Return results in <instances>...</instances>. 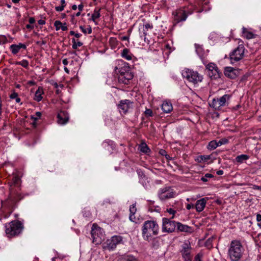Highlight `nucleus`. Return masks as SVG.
<instances>
[{
	"label": "nucleus",
	"instance_id": "nucleus-2",
	"mask_svg": "<svg viewBox=\"0 0 261 261\" xmlns=\"http://www.w3.org/2000/svg\"><path fill=\"white\" fill-rule=\"evenodd\" d=\"M159 226L156 221H146L142 227V236L145 240H148L152 236L158 234Z\"/></svg>",
	"mask_w": 261,
	"mask_h": 261
},
{
	"label": "nucleus",
	"instance_id": "nucleus-7",
	"mask_svg": "<svg viewBox=\"0 0 261 261\" xmlns=\"http://www.w3.org/2000/svg\"><path fill=\"white\" fill-rule=\"evenodd\" d=\"M182 75L184 78L194 84L201 82L203 80V76L197 71H194L190 69L183 72Z\"/></svg>",
	"mask_w": 261,
	"mask_h": 261
},
{
	"label": "nucleus",
	"instance_id": "nucleus-61",
	"mask_svg": "<svg viewBox=\"0 0 261 261\" xmlns=\"http://www.w3.org/2000/svg\"><path fill=\"white\" fill-rule=\"evenodd\" d=\"M224 172L222 170H220L217 171V174L218 175H221L223 174Z\"/></svg>",
	"mask_w": 261,
	"mask_h": 261
},
{
	"label": "nucleus",
	"instance_id": "nucleus-38",
	"mask_svg": "<svg viewBox=\"0 0 261 261\" xmlns=\"http://www.w3.org/2000/svg\"><path fill=\"white\" fill-rule=\"evenodd\" d=\"M62 25V23L59 20H56L54 22V25L56 27V29L57 31H58L60 29H61Z\"/></svg>",
	"mask_w": 261,
	"mask_h": 261
},
{
	"label": "nucleus",
	"instance_id": "nucleus-11",
	"mask_svg": "<svg viewBox=\"0 0 261 261\" xmlns=\"http://www.w3.org/2000/svg\"><path fill=\"white\" fill-rule=\"evenodd\" d=\"M162 221V231L163 232L171 233L174 231L176 227V223L175 221L166 218H163Z\"/></svg>",
	"mask_w": 261,
	"mask_h": 261
},
{
	"label": "nucleus",
	"instance_id": "nucleus-37",
	"mask_svg": "<svg viewBox=\"0 0 261 261\" xmlns=\"http://www.w3.org/2000/svg\"><path fill=\"white\" fill-rule=\"evenodd\" d=\"M214 176L210 173H206L205 174V175L201 177V180L203 182H206L207 181V178H212Z\"/></svg>",
	"mask_w": 261,
	"mask_h": 261
},
{
	"label": "nucleus",
	"instance_id": "nucleus-25",
	"mask_svg": "<svg viewBox=\"0 0 261 261\" xmlns=\"http://www.w3.org/2000/svg\"><path fill=\"white\" fill-rule=\"evenodd\" d=\"M121 57L127 60H131L132 59L133 55L128 48H124L121 53Z\"/></svg>",
	"mask_w": 261,
	"mask_h": 261
},
{
	"label": "nucleus",
	"instance_id": "nucleus-62",
	"mask_svg": "<svg viewBox=\"0 0 261 261\" xmlns=\"http://www.w3.org/2000/svg\"><path fill=\"white\" fill-rule=\"evenodd\" d=\"M87 31H88V33L89 34H90L92 33V28L90 25H89L88 28H87Z\"/></svg>",
	"mask_w": 261,
	"mask_h": 261
},
{
	"label": "nucleus",
	"instance_id": "nucleus-63",
	"mask_svg": "<svg viewBox=\"0 0 261 261\" xmlns=\"http://www.w3.org/2000/svg\"><path fill=\"white\" fill-rule=\"evenodd\" d=\"M128 39H129V37H128V36H123L121 38V39L123 41L128 40Z\"/></svg>",
	"mask_w": 261,
	"mask_h": 261
},
{
	"label": "nucleus",
	"instance_id": "nucleus-44",
	"mask_svg": "<svg viewBox=\"0 0 261 261\" xmlns=\"http://www.w3.org/2000/svg\"><path fill=\"white\" fill-rule=\"evenodd\" d=\"M117 70H118V72H119V75L123 74V73H126V72L129 71V70H126L125 69L122 68L121 69H119L117 67H116V69H115L116 72H117Z\"/></svg>",
	"mask_w": 261,
	"mask_h": 261
},
{
	"label": "nucleus",
	"instance_id": "nucleus-18",
	"mask_svg": "<svg viewBox=\"0 0 261 261\" xmlns=\"http://www.w3.org/2000/svg\"><path fill=\"white\" fill-rule=\"evenodd\" d=\"M133 76V74L129 71L123 74L118 75V81L120 83L128 84Z\"/></svg>",
	"mask_w": 261,
	"mask_h": 261
},
{
	"label": "nucleus",
	"instance_id": "nucleus-23",
	"mask_svg": "<svg viewBox=\"0 0 261 261\" xmlns=\"http://www.w3.org/2000/svg\"><path fill=\"white\" fill-rule=\"evenodd\" d=\"M26 47H27L25 44H22L21 43H19L18 45L12 44L10 46V48L11 50L12 53L14 55H16L19 52V50L21 48L26 49Z\"/></svg>",
	"mask_w": 261,
	"mask_h": 261
},
{
	"label": "nucleus",
	"instance_id": "nucleus-39",
	"mask_svg": "<svg viewBox=\"0 0 261 261\" xmlns=\"http://www.w3.org/2000/svg\"><path fill=\"white\" fill-rule=\"evenodd\" d=\"M214 239V237H211L208 238L205 242V245L207 247H212V241Z\"/></svg>",
	"mask_w": 261,
	"mask_h": 261
},
{
	"label": "nucleus",
	"instance_id": "nucleus-53",
	"mask_svg": "<svg viewBox=\"0 0 261 261\" xmlns=\"http://www.w3.org/2000/svg\"><path fill=\"white\" fill-rule=\"evenodd\" d=\"M254 190H258L261 191V186H258L257 185H253L252 187Z\"/></svg>",
	"mask_w": 261,
	"mask_h": 261
},
{
	"label": "nucleus",
	"instance_id": "nucleus-6",
	"mask_svg": "<svg viewBox=\"0 0 261 261\" xmlns=\"http://www.w3.org/2000/svg\"><path fill=\"white\" fill-rule=\"evenodd\" d=\"M245 47L243 44L239 45L229 54L231 64H234L243 59L244 55Z\"/></svg>",
	"mask_w": 261,
	"mask_h": 261
},
{
	"label": "nucleus",
	"instance_id": "nucleus-19",
	"mask_svg": "<svg viewBox=\"0 0 261 261\" xmlns=\"http://www.w3.org/2000/svg\"><path fill=\"white\" fill-rule=\"evenodd\" d=\"M58 123L60 124H65L69 121V115L65 111H61L57 115Z\"/></svg>",
	"mask_w": 261,
	"mask_h": 261
},
{
	"label": "nucleus",
	"instance_id": "nucleus-41",
	"mask_svg": "<svg viewBox=\"0 0 261 261\" xmlns=\"http://www.w3.org/2000/svg\"><path fill=\"white\" fill-rule=\"evenodd\" d=\"M137 211L135 204H132L129 207L130 214L134 215Z\"/></svg>",
	"mask_w": 261,
	"mask_h": 261
},
{
	"label": "nucleus",
	"instance_id": "nucleus-4",
	"mask_svg": "<svg viewBox=\"0 0 261 261\" xmlns=\"http://www.w3.org/2000/svg\"><path fill=\"white\" fill-rule=\"evenodd\" d=\"M5 227L6 233L8 237L18 236L24 228L22 223L18 220L12 221L5 224Z\"/></svg>",
	"mask_w": 261,
	"mask_h": 261
},
{
	"label": "nucleus",
	"instance_id": "nucleus-52",
	"mask_svg": "<svg viewBox=\"0 0 261 261\" xmlns=\"http://www.w3.org/2000/svg\"><path fill=\"white\" fill-rule=\"evenodd\" d=\"M194 261H201L200 259V255L199 254H197L195 258H194Z\"/></svg>",
	"mask_w": 261,
	"mask_h": 261
},
{
	"label": "nucleus",
	"instance_id": "nucleus-45",
	"mask_svg": "<svg viewBox=\"0 0 261 261\" xmlns=\"http://www.w3.org/2000/svg\"><path fill=\"white\" fill-rule=\"evenodd\" d=\"M70 35H72V36H74L76 38H80L82 35L81 34H79V33H75L73 31H71L70 32Z\"/></svg>",
	"mask_w": 261,
	"mask_h": 261
},
{
	"label": "nucleus",
	"instance_id": "nucleus-9",
	"mask_svg": "<svg viewBox=\"0 0 261 261\" xmlns=\"http://www.w3.org/2000/svg\"><path fill=\"white\" fill-rule=\"evenodd\" d=\"M206 69L208 70V76L214 80L221 78L222 73L220 71L218 67L214 63H210L206 65Z\"/></svg>",
	"mask_w": 261,
	"mask_h": 261
},
{
	"label": "nucleus",
	"instance_id": "nucleus-27",
	"mask_svg": "<svg viewBox=\"0 0 261 261\" xmlns=\"http://www.w3.org/2000/svg\"><path fill=\"white\" fill-rule=\"evenodd\" d=\"M100 9H99L98 10L95 9L94 10L93 13L91 15V17L90 19V20L95 22V20L99 18L100 16Z\"/></svg>",
	"mask_w": 261,
	"mask_h": 261
},
{
	"label": "nucleus",
	"instance_id": "nucleus-20",
	"mask_svg": "<svg viewBox=\"0 0 261 261\" xmlns=\"http://www.w3.org/2000/svg\"><path fill=\"white\" fill-rule=\"evenodd\" d=\"M176 227L177 230L181 232H185L188 233H192L193 231V229L188 225L182 224L180 222L176 223Z\"/></svg>",
	"mask_w": 261,
	"mask_h": 261
},
{
	"label": "nucleus",
	"instance_id": "nucleus-58",
	"mask_svg": "<svg viewBox=\"0 0 261 261\" xmlns=\"http://www.w3.org/2000/svg\"><path fill=\"white\" fill-rule=\"evenodd\" d=\"M80 29L81 31L84 33L86 34L87 33L86 30L84 28V27L82 25L80 26Z\"/></svg>",
	"mask_w": 261,
	"mask_h": 261
},
{
	"label": "nucleus",
	"instance_id": "nucleus-28",
	"mask_svg": "<svg viewBox=\"0 0 261 261\" xmlns=\"http://www.w3.org/2000/svg\"><path fill=\"white\" fill-rule=\"evenodd\" d=\"M243 34L244 36L247 39L254 38V35L251 32L247 31L244 28L243 29Z\"/></svg>",
	"mask_w": 261,
	"mask_h": 261
},
{
	"label": "nucleus",
	"instance_id": "nucleus-26",
	"mask_svg": "<svg viewBox=\"0 0 261 261\" xmlns=\"http://www.w3.org/2000/svg\"><path fill=\"white\" fill-rule=\"evenodd\" d=\"M138 149L140 151L144 153H147L151 151L147 145L144 142H142L139 146Z\"/></svg>",
	"mask_w": 261,
	"mask_h": 261
},
{
	"label": "nucleus",
	"instance_id": "nucleus-12",
	"mask_svg": "<svg viewBox=\"0 0 261 261\" xmlns=\"http://www.w3.org/2000/svg\"><path fill=\"white\" fill-rule=\"evenodd\" d=\"M191 247L190 243L189 242H184L182 245V249L180 252L185 261H191Z\"/></svg>",
	"mask_w": 261,
	"mask_h": 261
},
{
	"label": "nucleus",
	"instance_id": "nucleus-17",
	"mask_svg": "<svg viewBox=\"0 0 261 261\" xmlns=\"http://www.w3.org/2000/svg\"><path fill=\"white\" fill-rule=\"evenodd\" d=\"M152 28L153 25L150 23H146L140 26L139 32L140 37L143 38L144 40L145 41L148 29H152Z\"/></svg>",
	"mask_w": 261,
	"mask_h": 261
},
{
	"label": "nucleus",
	"instance_id": "nucleus-60",
	"mask_svg": "<svg viewBox=\"0 0 261 261\" xmlns=\"http://www.w3.org/2000/svg\"><path fill=\"white\" fill-rule=\"evenodd\" d=\"M256 220L257 222L261 221V215L257 214L256 216Z\"/></svg>",
	"mask_w": 261,
	"mask_h": 261
},
{
	"label": "nucleus",
	"instance_id": "nucleus-51",
	"mask_svg": "<svg viewBox=\"0 0 261 261\" xmlns=\"http://www.w3.org/2000/svg\"><path fill=\"white\" fill-rule=\"evenodd\" d=\"M167 212L170 213V214L174 215L176 213V211L174 210L173 209L170 208L169 209L167 210Z\"/></svg>",
	"mask_w": 261,
	"mask_h": 261
},
{
	"label": "nucleus",
	"instance_id": "nucleus-16",
	"mask_svg": "<svg viewBox=\"0 0 261 261\" xmlns=\"http://www.w3.org/2000/svg\"><path fill=\"white\" fill-rule=\"evenodd\" d=\"M224 73L226 77L230 79H235L238 75L239 71L231 67H226Z\"/></svg>",
	"mask_w": 261,
	"mask_h": 261
},
{
	"label": "nucleus",
	"instance_id": "nucleus-59",
	"mask_svg": "<svg viewBox=\"0 0 261 261\" xmlns=\"http://www.w3.org/2000/svg\"><path fill=\"white\" fill-rule=\"evenodd\" d=\"M194 205L192 204H188L186 206V208L187 210H190L191 208L193 207Z\"/></svg>",
	"mask_w": 261,
	"mask_h": 261
},
{
	"label": "nucleus",
	"instance_id": "nucleus-3",
	"mask_svg": "<svg viewBox=\"0 0 261 261\" xmlns=\"http://www.w3.org/2000/svg\"><path fill=\"white\" fill-rule=\"evenodd\" d=\"M243 246L239 241H232L228 249V255L230 260L231 261L239 260L243 255Z\"/></svg>",
	"mask_w": 261,
	"mask_h": 261
},
{
	"label": "nucleus",
	"instance_id": "nucleus-8",
	"mask_svg": "<svg viewBox=\"0 0 261 261\" xmlns=\"http://www.w3.org/2000/svg\"><path fill=\"white\" fill-rule=\"evenodd\" d=\"M175 192L171 187H165L161 188L158 193L159 199L161 201H165L167 199L173 198Z\"/></svg>",
	"mask_w": 261,
	"mask_h": 261
},
{
	"label": "nucleus",
	"instance_id": "nucleus-36",
	"mask_svg": "<svg viewBox=\"0 0 261 261\" xmlns=\"http://www.w3.org/2000/svg\"><path fill=\"white\" fill-rule=\"evenodd\" d=\"M195 47L196 48V51L197 52V54L200 56L202 54V47L200 45L197 44H195Z\"/></svg>",
	"mask_w": 261,
	"mask_h": 261
},
{
	"label": "nucleus",
	"instance_id": "nucleus-56",
	"mask_svg": "<svg viewBox=\"0 0 261 261\" xmlns=\"http://www.w3.org/2000/svg\"><path fill=\"white\" fill-rule=\"evenodd\" d=\"M38 23L39 24L43 25L45 23V21L42 19H40L38 21Z\"/></svg>",
	"mask_w": 261,
	"mask_h": 261
},
{
	"label": "nucleus",
	"instance_id": "nucleus-42",
	"mask_svg": "<svg viewBox=\"0 0 261 261\" xmlns=\"http://www.w3.org/2000/svg\"><path fill=\"white\" fill-rule=\"evenodd\" d=\"M145 115L146 117H151L153 115L152 111L150 109H146L145 111Z\"/></svg>",
	"mask_w": 261,
	"mask_h": 261
},
{
	"label": "nucleus",
	"instance_id": "nucleus-64",
	"mask_svg": "<svg viewBox=\"0 0 261 261\" xmlns=\"http://www.w3.org/2000/svg\"><path fill=\"white\" fill-rule=\"evenodd\" d=\"M68 63V61L67 60V59H64L63 60V64L64 65H67Z\"/></svg>",
	"mask_w": 261,
	"mask_h": 261
},
{
	"label": "nucleus",
	"instance_id": "nucleus-10",
	"mask_svg": "<svg viewBox=\"0 0 261 261\" xmlns=\"http://www.w3.org/2000/svg\"><path fill=\"white\" fill-rule=\"evenodd\" d=\"M231 95L225 94L220 98H214L210 105L215 110H219L221 107L226 105Z\"/></svg>",
	"mask_w": 261,
	"mask_h": 261
},
{
	"label": "nucleus",
	"instance_id": "nucleus-54",
	"mask_svg": "<svg viewBox=\"0 0 261 261\" xmlns=\"http://www.w3.org/2000/svg\"><path fill=\"white\" fill-rule=\"evenodd\" d=\"M159 153L160 154H161L162 155H165V154H166V151L165 150H164V149H161L159 151Z\"/></svg>",
	"mask_w": 261,
	"mask_h": 261
},
{
	"label": "nucleus",
	"instance_id": "nucleus-24",
	"mask_svg": "<svg viewBox=\"0 0 261 261\" xmlns=\"http://www.w3.org/2000/svg\"><path fill=\"white\" fill-rule=\"evenodd\" d=\"M162 109L164 113H169L173 110L172 105L171 102L164 101L162 105Z\"/></svg>",
	"mask_w": 261,
	"mask_h": 261
},
{
	"label": "nucleus",
	"instance_id": "nucleus-46",
	"mask_svg": "<svg viewBox=\"0 0 261 261\" xmlns=\"http://www.w3.org/2000/svg\"><path fill=\"white\" fill-rule=\"evenodd\" d=\"M64 6H57L55 7V10L58 12L62 11L64 10Z\"/></svg>",
	"mask_w": 261,
	"mask_h": 261
},
{
	"label": "nucleus",
	"instance_id": "nucleus-31",
	"mask_svg": "<svg viewBox=\"0 0 261 261\" xmlns=\"http://www.w3.org/2000/svg\"><path fill=\"white\" fill-rule=\"evenodd\" d=\"M249 157L246 154H241L238 155L236 158V161L238 163H242L244 161L247 160L248 159Z\"/></svg>",
	"mask_w": 261,
	"mask_h": 261
},
{
	"label": "nucleus",
	"instance_id": "nucleus-30",
	"mask_svg": "<svg viewBox=\"0 0 261 261\" xmlns=\"http://www.w3.org/2000/svg\"><path fill=\"white\" fill-rule=\"evenodd\" d=\"M218 147L217 141L213 140L209 142L207 145V148L209 150H214Z\"/></svg>",
	"mask_w": 261,
	"mask_h": 261
},
{
	"label": "nucleus",
	"instance_id": "nucleus-21",
	"mask_svg": "<svg viewBox=\"0 0 261 261\" xmlns=\"http://www.w3.org/2000/svg\"><path fill=\"white\" fill-rule=\"evenodd\" d=\"M206 200L205 198H201L198 200L195 204V207L198 212H202L205 206Z\"/></svg>",
	"mask_w": 261,
	"mask_h": 261
},
{
	"label": "nucleus",
	"instance_id": "nucleus-34",
	"mask_svg": "<svg viewBox=\"0 0 261 261\" xmlns=\"http://www.w3.org/2000/svg\"><path fill=\"white\" fill-rule=\"evenodd\" d=\"M16 65H20L22 66V67L27 68L29 66V62L26 60H23L21 61L20 62H17L16 63Z\"/></svg>",
	"mask_w": 261,
	"mask_h": 261
},
{
	"label": "nucleus",
	"instance_id": "nucleus-5",
	"mask_svg": "<svg viewBox=\"0 0 261 261\" xmlns=\"http://www.w3.org/2000/svg\"><path fill=\"white\" fill-rule=\"evenodd\" d=\"M192 13V11L188 10L185 7L180 8L175 11L173 12L172 14L174 16V25L180 22L185 21L188 16Z\"/></svg>",
	"mask_w": 261,
	"mask_h": 261
},
{
	"label": "nucleus",
	"instance_id": "nucleus-29",
	"mask_svg": "<svg viewBox=\"0 0 261 261\" xmlns=\"http://www.w3.org/2000/svg\"><path fill=\"white\" fill-rule=\"evenodd\" d=\"M210 159V155H199L195 159V161L198 163H201L202 161H207Z\"/></svg>",
	"mask_w": 261,
	"mask_h": 261
},
{
	"label": "nucleus",
	"instance_id": "nucleus-47",
	"mask_svg": "<svg viewBox=\"0 0 261 261\" xmlns=\"http://www.w3.org/2000/svg\"><path fill=\"white\" fill-rule=\"evenodd\" d=\"M7 42V39L5 36L0 37V43L4 44Z\"/></svg>",
	"mask_w": 261,
	"mask_h": 261
},
{
	"label": "nucleus",
	"instance_id": "nucleus-55",
	"mask_svg": "<svg viewBox=\"0 0 261 261\" xmlns=\"http://www.w3.org/2000/svg\"><path fill=\"white\" fill-rule=\"evenodd\" d=\"M29 21L30 24H33L35 22V20L33 17H30L29 18Z\"/></svg>",
	"mask_w": 261,
	"mask_h": 261
},
{
	"label": "nucleus",
	"instance_id": "nucleus-43",
	"mask_svg": "<svg viewBox=\"0 0 261 261\" xmlns=\"http://www.w3.org/2000/svg\"><path fill=\"white\" fill-rule=\"evenodd\" d=\"M36 117L34 116H31V119L34 121H36L39 118H40L41 116V113L40 112H36L35 113Z\"/></svg>",
	"mask_w": 261,
	"mask_h": 261
},
{
	"label": "nucleus",
	"instance_id": "nucleus-13",
	"mask_svg": "<svg viewBox=\"0 0 261 261\" xmlns=\"http://www.w3.org/2000/svg\"><path fill=\"white\" fill-rule=\"evenodd\" d=\"M122 241V237L120 236H114L111 239L107 241V247L111 250L116 248L117 245L121 243Z\"/></svg>",
	"mask_w": 261,
	"mask_h": 261
},
{
	"label": "nucleus",
	"instance_id": "nucleus-14",
	"mask_svg": "<svg viewBox=\"0 0 261 261\" xmlns=\"http://www.w3.org/2000/svg\"><path fill=\"white\" fill-rule=\"evenodd\" d=\"M100 231L101 228L99 227L96 223H94L92 225L91 231L93 243L98 244L100 242V238L99 236V233H100Z\"/></svg>",
	"mask_w": 261,
	"mask_h": 261
},
{
	"label": "nucleus",
	"instance_id": "nucleus-32",
	"mask_svg": "<svg viewBox=\"0 0 261 261\" xmlns=\"http://www.w3.org/2000/svg\"><path fill=\"white\" fill-rule=\"evenodd\" d=\"M122 261H138L137 259L133 255H126L122 258Z\"/></svg>",
	"mask_w": 261,
	"mask_h": 261
},
{
	"label": "nucleus",
	"instance_id": "nucleus-50",
	"mask_svg": "<svg viewBox=\"0 0 261 261\" xmlns=\"http://www.w3.org/2000/svg\"><path fill=\"white\" fill-rule=\"evenodd\" d=\"M129 218L131 221L134 222H136V218H135V217L134 216V215L129 214Z\"/></svg>",
	"mask_w": 261,
	"mask_h": 261
},
{
	"label": "nucleus",
	"instance_id": "nucleus-35",
	"mask_svg": "<svg viewBox=\"0 0 261 261\" xmlns=\"http://www.w3.org/2000/svg\"><path fill=\"white\" fill-rule=\"evenodd\" d=\"M228 142V140L226 138H222L217 141L218 147L223 144H226Z\"/></svg>",
	"mask_w": 261,
	"mask_h": 261
},
{
	"label": "nucleus",
	"instance_id": "nucleus-33",
	"mask_svg": "<svg viewBox=\"0 0 261 261\" xmlns=\"http://www.w3.org/2000/svg\"><path fill=\"white\" fill-rule=\"evenodd\" d=\"M42 98L41 91L38 89L35 92L34 99L37 101H40Z\"/></svg>",
	"mask_w": 261,
	"mask_h": 261
},
{
	"label": "nucleus",
	"instance_id": "nucleus-22",
	"mask_svg": "<svg viewBox=\"0 0 261 261\" xmlns=\"http://www.w3.org/2000/svg\"><path fill=\"white\" fill-rule=\"evenodd\" d=\"M20 185V179L17 176L13 177L12 179L11 185H10V189L13 187L14 190L19 192V187Z\"/></svg>",
	"mask_w": 261,
	"mask_h": 261
},
{
	"label": "nucleus",
	"instance_id": "nucleus-57",
	"mask_svg": "<svg viewBox=\"0 0 261 261\" xmlns=\"http://www.w3.org/2000/svg\"><path fill=\"white\" fill-rule=\"evenodd\" d=\"M84 5L83 4H80L78 6V9L79 11H82L83 10Z\"/></svg>",
	"mask_w": 261,
	"mask_h": 261
},
{
	"label": "nucleus",
	"instance_id": "nucleus-48",
	"mask_svg": "<svg viewBox=\"0 0 261 261\" xmlns=\"http://www.w3.org/2000/svg\"><path fill=\"white\" fill-rule=\"evenodd\" d=\"M61 29L63 31H65L68 30V27L66 22L64 23L63 24L62 23V25H61Z\"/></svg>",
	"mask_w": 261,
	"mask_h": 261
},
{
	"label": "nucleus",
	"instance_id": "nucleus-15",
	"mask_svg": "<svg viewBox=\"0 0 261 261\" xmlns=\"http://www.w3.org/2000/svg\"><path fill=\"white\" fill-rule=\"evenodd\" d=\"M133 102L128 99L121 100L118 105L120 112L126 114L129 109L132 108Z\"/></svg>",
	"mask_w": 261,
	"mask_h": 261
},
{
	"label": "nucleus",
	"instance_id": "nucleus-49",
	"mask_svg": "<svg viewBox=\"0 0 261 261\" xmlns=\"http://www.w3.org/2000/svg\"><path fill=\"white\" fill-rule=\"evenodd\" d=\"M17 97H18V93L15 92L12 93L10 96L11 99H15Z\"/></svg>",
	"mask_w": 261,
	"mask_h": 261
},
{
	"label": "nucleus",
	"instance_id": "nucleus-1",
	"mask_svg": "<svg viewBox=\"0 0 261 261\" xmlns=\"http://www.w3.org/2000/svg\"><path fill=\"white\" fill-rule=\"evenodd\" d=\"M21 193L14 190L13 187L10 189V192L8 198L5 201L2 202L4 207H6L10 213H12L13 210L17 206V202L23 198Z\"/></svg>",
	"mask_w": 261,
	"mask_h": 261
},
{
	"label": "nucleus",
	"instance_id": "nucleus-40",
	"mask_svg": "<svg viewBox=\"0 0 261 261\" xmlns=\"http://www.w3.org/2000/svg\"><path fill=\"white\" fill-rule=\"evenodd\" d=\"M137 174H138V176L140 178L143 179V178L146 177V176H145V174L144 173L143 171L141 169H138L137 170Z\"/></svg>",
	"mask_w": 261,
	"mask_h": 261
}]
</instances>
